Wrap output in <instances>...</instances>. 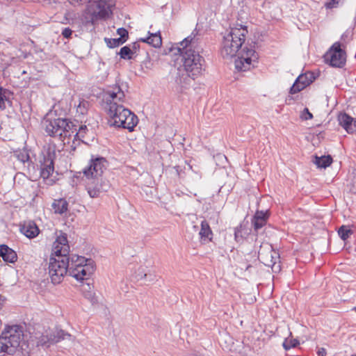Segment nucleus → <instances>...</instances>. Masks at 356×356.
I'll return each instance as SVG.
<instances>
[{"label":"nucleus","mask_w":356,"mask_h":356,"mask_svg":"<svg viewBox=\"0 0 356 356\" xmlns=\"http://www.w3.org/2000/svg\"><path fill=\"white\" fill-rule=\"evenodd\" d=\"M125 95L122 87L115 84L109 86L103 97L104 109L110 127L122 128L133 131L138 124V117L123 106Z\"/></svg>","instance_id":"1"},{"label":"nucleus","mask_w":356,"mask_h":356,"mask_svg":"<svg viewBox=\"0 0 356 356\" xmlns=\"http://www.w3.org/2000/svg\"><path fill=\"white\" fill-rule=\"evenodd\" d=\"M197 33L195 30L179 42L178 51L182 55L183 65L186 74L180 71L176 76V83L184 88L190 84L191 79H195L202 74L204 59L200 53L202 49Z\"/></svg>","instance_id":"2"},{"label":"nucleus","mask_w":356,"mask_h":356,"mask_svg":"<svg viewBox=\"0 0 356 356\" xmlns=\"http://www.w3.org/2000/svg\"><path fill=\"white\" fill-rule=\"evenodd\" d=\"M107 168V161L103 157L92 159L89 165L83 170L85 187L91 198L99 197L111 187V184L104 176Z\"/></svg>","instance_id":"3"},{"label":"nucleus","mask_w":356,"mask_h":356,"mask_svg":"<svg viewBox=\"0 0 356 356\" xmlns=\"http://www.w3.org/2000/svg\"><path fill=\"white\" fill-rule=\"evenodd\" d=\"M247 33L246 27L242 25L231 27L226 31L221 42V56L224 58L235 56L244 43Z\"/></svg>","instance_id":"4"},{"label":"nucleus","mask_w":356,"mask_h":356,"mask_svg":"<svg viewBox=\"0 0 356 356\" xmlns=\"http://www.w3.org/2000/svg\"><path fill=\"white\" fill-rule=\"evenodd\" d=\"M44 126L48 135L58 137L65 143H70L72 135L76 131L73 122L66 118L47 116Z\"/></svg>","instance_id":"5"},{"label":"nucleus","mask_w":356,"mask_h":356,"mask_svg":"<svg viewBox=\"0 0 356 356\" xmlns=\"http://www.w3.org/2000/svg\"><path fill=\"white\" fill-rule=\"evenodd\" d=\"M95 270V262L90 258L72 255L69 258L68 273L77 281L87 280Z\"/></svg>","instance_id":"6"},{"label":"nucleus","mask_w":356,"mask_h":356,"mask_svg":"<svg viewBox=\"0 0 356 356\" xmlns=\"http://www.w3.org/2000/svg\"><path fill=\"white\" fill-rule=\"evenodd\" d=\"M22 337L23 331L21 326H6L0 336V346L8 351L9 355H13L19 348Z\"/></svg>","instance_id":"7"},{"label":"nucleus","mask_w":356,"mask_h":356,"mask_svg":"<svg viewBox=\"0 0 356 356\" xmlns=\"http://www.w3.org/2000/svg\"><path fill=\"white\" fill-rule=\"evenodd\" d=\"M69 257L61 258L51 256L49 264V275L54 284H60L68 273Z\"/></svg>","instance_id":"8"},{"label":"nucleus","mask_w":356,"mask_h":356,"mask_svg":"<svg viewBox=\"0 0 356 356\" xmlns=\"http://www.w3.org/2000/svg\"><path fill=\"white\" fill-rule=\"evenodd\" d=\"M115 6L113 0H92L88 6V13L92 22L105 19L112 14Z\"/></svg>","instance_id":"9"},{"label":"nucleus","mask_w":356,"mask_h":356,"mask_svg":"<svg viewBox=\"0 0 356 356\" xmlns=\"http://www.w3.org/2000/svg\"><path fill=\"white\" fill-rule=\"evenodd\" d=\"M258 58V54L254 49L244 47L235 60V67L238 71H248L256 66Z\"/></svg>","instance_id":"10"},{"label":"nucleus","mask_w":356,"mask_h":356,"mask_svg":"<svg viewBox=\"0 0 356 356\" xmlns=\"http://www.w3.org/2000/svg\"><path fill=\"white\" fill-rule=\"evenodd\" d=\"M324 60L332 67H342L346 60V54L339 42H334L324 55Z\"/></svg>","instance_id":"11"},{"label":"nucleus","mask_w":356,"mask_h":356,"mask_svg":"<svg viewBox=\"0 0 356 356\" xmlns=\"http://www.w3.org/2000/svg\"><path fill=\"white\" fill-rule=\"evenodd\" d=\"M70 252V245L67 234L60 231L56 232V238L53 243L51 256L61 258L67 257Z\"/></svg>","instance_id":"12"},{"label":"nucleus","mask_w":356,"mask_h":356,"mask_svg":"<svg viewBox=\"0 0 356 356\" xmlns=\"http://www.w3.org/2000/svg\"><path fill=\"white\" fill-rule=\"evenodd\" d=\"M54 152L49 150L40 161V176L43 179H48L54 171Z\"/></svg>","instance_id":"13"},{"label":"nucleus","mask_w":356,"mask_h":356,"mask_svg":"<svg viewBox=\"0 0 356 356\" xmlns=\"http://www.w3.org/2000/svg\"><path fill=\"white\" fill-rule=\"evenodd\" d=\"M315 79L314 73L311 72H307L305 74H302L298 76L296 81L290 88V92L291 94H296L307 86L310 85Z\"/></svg>","instance_id":"14"},{"label":"nucleus","mask_w":356,"mask_h":356,"mask_svg":"<svg viewBox=\"0 0 356 356\" xmlns=\"http://www.w3.org/2000/svg\"><path fill=\"white\" fill-rule=\"evenodd\" d=\"M339 124L348 132L356 131V120L346 113H340L338 116Z\"/></svg>","instance_id":"15"},{"label":"nucleus","mask_w":356,"mask_h":356,"mask_svg":"<svg viewBox=\"0 0 356 356\" xmlns=\"http://www.w3.org/2000/svg\"><path fill=\"white\" fill-rule=\"evenodd\" d=\"M266 248L269 250L266 255L259 252V257L266 266L273 267L279 259L278 253L273 250L271 245L268 243L266 244Z\"/></svg>","instance_id":"16"},{"label":"nucleus","mask_w":356,"mask_h":356,"mask_svg":"<svg viewBox=\"0 0 356 356\" xmlns=\"http://www.w3.org/2000/svg\"><path fill=\"white\" fill-rule=\"evenodd\" d=\"M20 232L27 238H33L39 234L40 229L34 222L28 221L21 225Z\"/></svg>","instance_id":"17"},{"label":"nucleus","mask_w":356,"mask_h":356,"mask_svg":"<svg viewBox=\"0 0 356 356\" xmlns=\"http://www.w3.org/2000/svg\"><path fill=\"white\" fill-rule=\"evenodd\" d=\"M268 215L267 211H258L255 213L252 223L256 232L263 227L267 222Z\"/></svg>","instance_id":"18"},{"label":"nucleus","mask_w":356,"mask_h":356,"mask_svg":"<svg viewBox=\"0 0 356 356\" xmlns=\"http://www.w3.org/2000/svg\"><path fill=\"white\" fill-rule=\"evenodd\" d=\"M0 257L3 261L9 263H14L17 259L16 252L6 245H0Z\"/></svg>","instance_id":"19"},{"label":"nucleus","mask_w":356,"mask_h":356,"mask_svg":"<svg viewBox=\"0 0 356 356\" xmlns=\"http://www.w3.org/2000/svg\"><path fill=\"white\" fill-rule=\"evenodd\" d=\"M139 41L146 42L155 48L160 47L162 44V39L159 32L154 33H150L149 32L147 37L140 38Z\"/></svg>","instance_id":"20"},{"label":"nucleus","mask_w":356,"mask_h":356,"mask_svg":"<svg viewBox=\"0 0 356 356\" xmlns=\"http://www.w3.org/2000/svg\"><path fill=\"white\" fill-rule=\"evenodd\" d=\"M82 293L86 298H87L90 302L94 304L97 302V297L95 292L93 291V286L90 284H83L82 286Z\"/></svg>","instance_id":"21"},{"label":"nucleus","mask_w":356,"mask_h":356,"mask_svg":"<svg viewBox=\"0 0 356 356\" xmlns=\"http://www.w3.org/2000/svg\"><path fill=\"white\" fill-rule=\"evenodd\" d=\"M52 339V334L51 330H46L44 333L42 334L40 337H38L37 345L41 346L49 347L51 344H53L54 342Z\"/></svg>","instance_id":"22"},{"label":"nucleus","mask_w":356,"mask_h":356,"mask_svg":"<svg viewBox=\"0 0 356 356\" xmlns=\"http://www.w3.org/2000/svg\"><path fill=\"white\" fill-rule=\"evenodd\" d=\"M10 92L9 90L0 86V109L4 110L6 108V104L10 102Z\"/></svg>","instance_id":"23"},{"label":"nucleus","mask_w":356,"mask_h":356,"mask_svg":"<svg viewBox=\"0 0 356 356\" xmlns=\"http://www.w3.org/2000/svg\"><path fill=\"white\" fill-rule=\"evenodd\" d=\"M52 207L55 213L62 214L67 210V202L63 199L55 200Z\"/></svg>","instance_id":"24"},{"label":"nucleus","mask_w":356,"mask_h":356,"mask_svg":"<svg viewBox=\"0 0 356 356\" xmlns=\"http://www.w3.org/2000/svg\"><path fill=\"white\" fill-rule=\"evenodd\" d=\"M314 162L318 168H325L332 163V158L330 156H316Z\"/></svg>","instance_id":"25"},{"label":"nucleus","mask_w":356,"mask_h":356,"mask_svg":"<svg viewBox=\"0 0 356 356\" xmlns=\"http://www.w3.org/2000/svg\"><path fill=\"white\" fill-rule=\"evenodd\" d=\"M200 235L202 238H209V240L211 239L213 233L209 223L206 220H202L201 222Z\"/></svg>","instance_id":"26"},{"label":"nucleus","mask_w":356,"mask_h":356,"mask_svg":"<svg viewBox=\"0 0 356 356\" xmlns=\"http://www.w3.org/2000/svg\"><path fill=\"white\" fill-rule=\"evenodd\" d=\"M74 127L76 129V131L72 135L71 138H72L73 143H74V140H83V138L85 136L86 133L87 127L86 126H80L79 129L77 130L76 126L74 124Z\"/></svg>","instance_id":"27"},{"label":"nucleus","mask_w":356,"mask_h":356,"mask_svg":"<svg viewBox=\"0 0 356 356\" xmlns=\"http://www.w3.org/2000/svg\"><path fill=\"white\" fill-rule=\"evenodd\" d=\"M52 334V341L54 343H58L61 340L65 339L67 337H70L71 336L67 333H65L62 330H57L54 332L51 331Z\"/></svg>","instance_id":"28"},{"label":"nucleus","mask_w":356,"mask_h":356,"mask_svg":"<svg viewBox=\"0 0 356 356\" xmlns=\"http://www.w3.org/2000/svg\"><path fill=\"white\" fill-rule=\"evenodd\" d=\"M90 102L86 99H79V104L76 106V113L80 115H86L89 109Z\"/></svg>","instance_id":"29"},{"label":"nucleus","mask_w":356,"mask_h":356,"mask_svg":"<svg viewBox=\"0 0 356 356\" xmlns=\"http://www.w3.org/2000/svg\"><path fill=\"white\" fill-rule=\"evenodd\" d=\"M119 54L121 58L129 60L132 58L134 51L131 49L129 47L124 46L120 49Z\"/></svg>","instance_id":"30"},{"label":"nucleus","mask_w":356,"mask_h":356,"mask_svg":"<svg viewBox=\"0 0 356 356\" xmlns=\"http://www.w3.org/2000/svg\"><path fill=\"white\" fill-rule=\"evenodd\" d=\"M352 233V230L345 225H342L338 230L339 236L343 241H346Z\"/></svg>","instance_id":"31"},{"label":"nucleus","mask_w":356,"mask_h":356,"mask_svg":"<svg viewBox=\"0 0 356 356\" xmlns=\"http://www.w3.org/2000/svg\"><path fill=\"white\" fill-rule=\"evenodd\" d=\"M15 154L17 159L22 163L27 162L29 160V155L25 149L16 151Z\"/></svg>","instance_id":"32"},{"label":"nucleus","mask_w":356,"mask_h":356,"mask_svg":"<svg viewBox=\"0 0 356 356\" xmlns=\"http://www.w3.org/2000/svg\"><path fill=\"white\" fill-rule=\"evenodd\" d=\"M299 342L296 339H286L283 342V347L286 350L296 347Z\"/></svg>","instance_id":"33"},{"label":"nucleus","mask_w":356,"mask_h":356,"mask_svg":"<svg viewBox=\"0 0 356 356\" xmlns=\"http://www.w3.org/2000/svg\"><path fill=\"white\" fill-rule=\"evenodd\" d=\"M108 47L110 48H114L120 46L125 42V40L122 38H112V39H106Z\"/></svg>","instance_id":"34"},{"label":"nucleus","mask_w":356,"mask_h":356,"mask_svg":"<svg viewBox=\"0 0 356 356\" xmlns=\"http://www.w3.org/2000/svg\"><path fill=\"white\" fill-rule=\"evenodd\" d=\"M313 118L312 114L309 112L308 108H305L300 114V118L304 120H311Z\"/></svg>","instance_id":"35"},{"label":"nucleus","mask_w":356,"mask_h":356,"mask_svg":"<svg viewBox=\"0 0 356 356\" xmlns=\"http://www.w3.org/2000/svg\"><path fill=\"white\" fill-rule=\"evenodd\" d=\"M117 33L120 35L119 38L125 40V42L127 41V40L128 38V31L127 29H125L124 28H119L117 30Z\"/></svg>","instance_id":"36"},{"label":"nucleus","mask_w":356,"mask_h":356,"mask_svg":"<svg viewBox=\"0 0 356 356\" xmlns=\"http://www.w3.org/2000/svg\"><path fill=\"white\" fill-rule=\"evenodd\" d=\"M341 0H328L325 3V6L326 8H333L337 6Z\"/></svg>","instance_id":"37"},{"label":"nucleus","mask_w":356,"mask_h":356,"mask_svg":"<svg viewBox=\"0 0 356 356\" xmlns=\"http://www.w3.org/2000/svg\"><path fill=\"white\" fill-rule=\"evenodd\" d=\"M147 277V273H146V270H145V268L141 266L138 269V273H137V275H136V278L138 280H142V279H144Z\"/></svg>","instance_id":"38"},{"label":"nucleus","mask_w":356,"mask_h":356,"mask_svg":"<svg viewBox=\"0 0 356 356\" xmlns=\"http://www.w3.org/2000/svg\"><path fill=\"white\" fill-rule=\"evenodd\" d=\"M73 5H85L89 3L92 0H68Z\"/></svg>","instance_id":"39"},{"label":"nucleus","mask_w":356,"mask_h":356,"mask_svg":"<svg viewBox=\"0 0 356 356\" xmlns=\"http://www.w3.org/2000/svg\"><path fill=\"white\" fill-rule=\"evenodd\" d=\"M72 34V31L68 27L63 29L62 31V35L65 38H70Z\"/></svg>","instance_id":"40"},{"label":"nucleus","mask_w":356,"mask_h":356,"mask_svg":"<svg viewBox=\"0 0 356 356\" xmlns=\"http://www.w3.org/2000/svg\"><path fill=\"white\" fill-rule=\"evenodd\" d=\"M234 238L235 240L238 242H239L242 238L241 235V229L239 227H236L234 229Z\"/></svg>","instance_id":"41"},{"label":"nucleus","mask_w":356,"mask_h":356,"mask_svg":"<svg viewBox=\"0 0 356 356\" xmlns=\"http://www.w3.org/2000/svg\"><path fill=\"white\" fill-rule=\"evenodd\" d=\"M6 355H9L8 351L3 348L2 346H0V356H6Z\"/></svg>","instance_id":"42"},{"label":"nucleus","mask_w":356,"mask_h":356,"mask_svg":"<svg viewBox=\"0 0 356 356\" xmlns=\"http://www.w3.org/2000/svg\"><path fill=\"white\" fill-rule=\"evenodd\" d=\"M319 356H325L326 355V350L324 348H321L318 349L317 352Z\"/></svg>","instance_id":"43"},{"label":"nucleus","mask_w":356,"mask_h":356,"mask_svg":"<svg viewBox=\"0 0 356 356\" xmlns=\"http://www.w3.org/2000/svg\"><path fill=\"white\" fill-rule=\"evenodd\" d=\"M216 159H219V160H222V161H227L226 156L221 154L216 155Z\"/></svg>","instance_id":"44"},{"label":"nucleus","mask_w":356,"mask_h":356,"mask_svg":"<svg viewBox=\"0 0 356 356\" xmlns=\"http://www.w3.org/2000/svg\"><path fill=\"white\" fill-rule=\"evenodd\" d=\"M351 356H355V355H351Z\"/></svg>","instance_id":"45"}]
</instances>
